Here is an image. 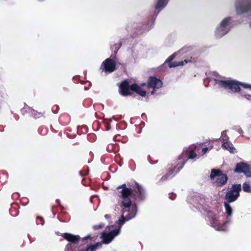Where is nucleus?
<instances>
[{
    "instance_id": "7",
    "label": "nucleus",
    "mask_w": 251,
    "mask_h": 251,
    "mask_svg": "<svg viewBox=\"0 0 251 251\" xmlns=\"http://www.w3.org/2000/svg\"><path fill=\"white\" fill-rule=\"evenodd\" d=\"M230 20V19L229 18H226L222 21L220 26L216 31V35L218 37H221L225 35L228 31L229 29L227 26Z\"/></svg>"
},
{
    "instance_id": "21",
    "label": "nucleus",
    "mask_w": 251,
    "mask_h": 251,
    "mask_svg": "<svg viewBox=\"0 0 251 251\" xmlns=\"http://www.w3.org/2000/svg\"><path fill=\"white\" fill-rule=\"evenodd\" d=\"M196 153L193 151H191L189 153L188 158L190 159H193L196 156Z\"/></svg>"
},
{
    "instance_id": "27",
    "label": "nucleus",
    "mask_w": 251,
    "mask_h": 251,
    "mask_svg": "<svg viewBox=\"0 0 251 251\" xmlns=\"http://www.w3.org/2000/svg\"><path fill=\"white\" fill-rule=\"evenodd\" d=\"M38 220H40V221H42V218H41V217H38Z\"/></svg>"
},
{
    "instance_id": "12",
    "label": "nucleus",
    "mask_w": 251,
    "mask_h": 251,
    "mask_svg": "<svg viewBox=\"0 0 251 251\" xmlns=\"http://www.w3.org/2000/svg\"><path fill=\"white\" fill-rule=\"evenodd\" d=\"M162 86V81L155 77H150L148 87L155 89H158Z\"/></svg>"
},
{
    "instance_id": "20",
    "label": "nucleus",
    "mask_w": 251,
    "mask_h": 251,
    "mask_svg": "<svg viewBox=\"0 0 251 251\" xmlns=\"http://www.w3.org/2000/svg\"><path fill=\"white\" fill-rule=\"evenodd\" d=\"M243 189L245 192H251V187L248 183H244L243 185Z\"/></svg>"
},
{
    "instance_id": "10",
    "label": "nucleus",
    "mask_w": 251,
    "mask_h": 251,
    "mask_svg": "<svg viewBox=\"0 0 251 251\" xmlns=\"http://www.w3.org/2000/svg\"><path fill=\"white\" fill-rule=\"evenodd\" d=\"M211 226L217 230L224 231L226 229V223L223 224L219 217L213 218L211 222Z\"/></svg>"
},
{
    "instance_id": "26",
    "label": "nucleus",
    "mask_w": 251,
    "mask_h": 251,
    "mask_svg": "<svg viewBox=\"0 0 251 251\" xmlns=\"http://www.w3.org/2000/svg\"><path fill=\"white\" fill-rule=\"evenodd\" d=\"M138 189L139 193L140 194H141L142 188L140 186H139V185H138Z\"/></svg>"
},
{
    "instance_id": "24",
    "label": "nucleus",
    "mask_w": 251,
    "mask_h": 251,
    "mask_svg": "<svg viewBox=\"0 0 251 251\" xmlns=\"http://www.w3.org/2000/svg\"><path fill=\"white\" fill-rule=\"evenodd\" d=\"M208 150V148H204L202 149V151L203 154H205L207 151Z\"/></svg>"
},
{
    "instance_id": "3",
    "label": "nucleus",
    "mask_w": 251,
    "mask_h": 251,
    "mask_svg": "<svg viewBox=\"0 0 251 251\" xmlns=\"http://www.w3.org/2000/svg\"><path fill=\"white\" fill-rule=\"evenodd\" d=\"M210 178L218 186L224 185L227 179L226 175L221 173V172L218 170H212L211 171Z\"/></svg>"
},
{
    "instance_id": "28",
    "label": "nucleus",
    "mask_w": 251,
    "mask_h": 251,
    "mask_svg": "<svg viewBox=\"0 0 251 251\" xmlns=\"http://www.w3.org/2000/svg\"><path fill=\"white\" fill-rule=\"evenodd\" d=\"M105 218H109V215H106L105 216Z\"/></svg>"
},
{
    "instance_id": "8",
    "label": "nucleus",
    "mask_w": 251,
    "mask_h": 251,
    "mask_svg": "<svg viewBox=\"0 0 251 251\" xmlns=\"http://www.w3.org/2000/svg\"><path fill=\"white\" fill-rule=\"evenodd\" d=\"M234 171L239 173H243L248 177L251 176V168L245 163L237 164Z\"/></svg>"
},
{
    "instance_id": "11",
    "label": "nucleus",
    "mask_w": 251,
    "mask_h": 251,
    "mask_svg": "<svg viewBox=\"0 0 251 251\" xmlns=\"http://www.w3.org/2000/svg\"><path fill=\"white\" fill-rule=\"evenodd\" d=\"M102 65L106 72L111 73L115 70V62L110 59L105 60V61L103 62Z\"/></svg>"
},
{
    "instance_id": "15",
    "label": "nucleus",
    "mask_w": 251,
    "mask_h": 251,
    "mask_svg": "<svg viewBox=\"0 0 251 251\" xmlns=\"http://www.w3.org/2000/svg\"><path fill=\"white\" fill-rule=\"evenodd\" d=\"M130 89L142 97L146 96V92L144 90H143L142 88L136 84H133L131 85Z\"/></svg>"
},
{
    "instance_id": "1",
    "label": "nucleus",
    "mask_w": 251,
    "mask_h": 251,
    "mask_svg": "<svg viewBox=\"0 0 251 251\" xmlns=\"http://www.w3.org/2000/svg\"><path fill=\"white\" fill-rule=\"evenodd\" d=\"M123 188L121 191L122 203L123 206V213L121 218L118 221L119 225H123L127 221L134 218L136 214L137 208L134 203H132L129 197L130 196L132 190L126 188V184L118 187V189Z\"/></svg>"
},
{
    "instance_id": "6",
    "label": "nucleus",
    "mask_w": 251,
    "mask_h": 251,
    "mask_svg": "<svg viewBox=\"0 0 251 251\" xmlns=\"http://www.w3.org/2000/svg\"><path fill=\"white\" fill-rule=\"evenodd\" d=\"M238 13H243L251 10V3L247 0H239L236 4Z\"/></svg>"
},
{
    "instance_id": "14",
    "label": "nucleus",
    "mask_w": 251,
    "mask_h": 251,
    "mask_svg": "<svg viewBox=\"0 0 251 251\" xmlns=\"http://www.w3.org/2000/svg\"><path fill=\"white\" fill-rule=\"evenodd\" d=\"M62 236L66 240L72 243H75L80 239V237L78 235H74L69 233H64Z\"/></svg>"
},
{
    "instance_id": "2",
    "label": "nucleus",
    "mask_w": 251,
    "mask_h": 251,
    "mask_svg": "<svg viewBox=\"0 0 251 251\" xmlns=\"http://www.w3.org/2000/svg\"><path fill=\"white\" fill-rule=\"evenodd\" d=\"M217 83L221 87L234 92L240 91V85L243 86L245 88H249L251 90V85L240 83L233 80H219L217 81Z\"/></svg>"
},
{
    "instance_id": "4",
    "label": "nucleus",
    "mask_w": 251,
    "mask_h": 251,
    "mask_svg": "<svg viewBox=\"0 0 251 251\" xmlns=\"http://www.w3.org/2000/svg\"><path fill=\"white\" fill-rule=\"evenodd\" d=\"M241 190L240 184L234 185L231 190L228 191L226 195V199L228 202L234 201L239 196V192Z\"/></svg>"
},
{
    "instance_id": "29",
    "label": "nucleus",
    "mask_w": 251,
    "mask_h": 251,
    "mask_svg": "<svg viewBox=\"0 0 251 251\" xmlns=\"http://www.w3.org/2000/svg\"><path fill=\"white\" fill-rule=\"evenodd\" d=\"M153 93H154V92H153V91H152V92H151V94H153Z\"/></svg>"
},
{
    "instance_id": "9",
    "label": "nucleus",
    "mask_w": 251,
    "mask_h": 251,
    "mask_svg": "<svg viewBox=\"0 0 251 251\" xmlns=\"http://www.w3.org/2000/svg\"><path fill=\"white\" fill-rule=\"evenodd\" d=\"M120 232L119 229L112 230L107 233L104 231L102 234L101 238L103 239V242L104 244H109L113 239L114 237L117 236Z\"/></svg>"
},
{
    "instance_id": "23",
    "label": "nucleus",
    "mask_w": 251,
    "mask_h": 251,
    "mask_svg": "<svg viewBox=\"0 0 251 251\" xmlns=\"http://www.w3.org/2000/svg\"><path fill=\"white\" fill-rule=\"evenodd\" d=\"M172 173H173V171H171V172H169V173H168L166 176H163L162 177V179L163 180H166V179H167V176H168V175H170V174H171Z\"/></svg>"
},
{
    "instance_id": "19",
    "label": "nucleus",
    "mask_w": 251,
    "mask_h": 251,
    "mask_svg": "<svg viewBox=\"0 0 251 251\" xmlns=\"http://www.w3.org/2000/svg\"><path fill=\"white\" fill-rule=\"evenodd\" d=\"M224 205L227 215L231 216L232 213V209L231 206L226 202H224Z\"/></svg>"
},
{
    "instance_id": "25",
    "label": "nucleus",
    "mask_w": 251,
    "mask_h": 251,
    "mask_svg": "<svg viewBox=\"0 0 251 251\" xmlns=\"http://www.w3.org/2000/svg\"><path fill=\"white\" fill-rule=\"evenodd\" d=\"M245 97L249 100H251V96L250 95H245Z\"/></svg>"
},
{
    "instance_id": "17",
    "label": "nucleus",
    "mask_w": 251,
    "mask_h": 251,
    "mask_svg": "<svg viewBox=\"0 0 251 251\" xmlns=\"http://www.w3.org/2000/svg\"><path fill=\"white\" fill-rule=\"evenodd\" d=\"M166 4V0H158L155 6L156 10L158 11L161 10Z\"/></svg>"
},
{
    "instance_id": "13",
    "label": "nucleus",
    "mask_w": 251,
    "mask_h": 251,
    "mask_svg": "<svg viewBox=\"0 0 251 251\" xmlns=\"http://www.w3.org/2000/svg\"><path fill=\"white\" fill-rule=\"evenodd\" d=\"M120 93L124 96L130 95L129 84L127 81H124L120 86Z\"/></svg>"
},
{
    "instance_id": "5",
    "label": "nucleus",
    "mask_w": 251,
    "mask_h": 251,
    "mask_svg": "<svg viewBox=\"0 0 251 251\" xmlns=\"http://www.w3.org/2000/svg\"><path fill=\"white\" fill-rule=\"evenodd\" d=\"M188 50V48H184L182 49L181 50H180L177 54H182L184 53H186L187 51ZM176 54V53H175L173 55H172L166 61V62L169 63V66L170 68L172 67H176L179 66H183L185 64L187 63L188 62H190L191 61L190 60H185L184 61H178V62H174L172 63H170V62L174 59L175 56Z\"/></svg>"
},
{
    "instance_id": "18",
    "label": "nucleus",
    "mask_w": 251,
    "mask_h": 251,
    "mask_svg": "<svg viewBox=\"0 0 251 251\" xmlns=\"http://www.w3.org/2000/svg\"><path fill=\"white\" fill-rule=\"evenodd\" d=\"M102 243H97L95 245H92L88 247L86 251H95L98 248L100 247L101 246Z\"/></svg>"
},
{
    "instance_id": "16",
    "label": "nucleus",
    "mask_w": 251,
    "mask_h": 251,
    "mask_svg": "<svg viewBox=\"0 0 251 251\" xmlns=\"http://www.w3.org/2000/svg\"><path fill=\"white\" fill-rule=\"evenodd\" d=\"M222 147L228 150L231 153H234L235 148H234L233 145L229 142H224L222 144Z\"/></svg>"
},
{
    "instance_id": "22",
    "label": "nucleus",
    "mask_w": 251,
    "mask_h": 251,
    "mask_svg": "<svg viewBox=\"0 0 251 251\" xmlns=\"http://www.w3.org/2000/svg\"><path fill=\"white\" fill-rule=\"evenodd\" d=\"M103 227V225L101 224V225H99L98 226H97H97H94V228L95 229H99V228H102Z\"/></svg>"
}]
</instances>
